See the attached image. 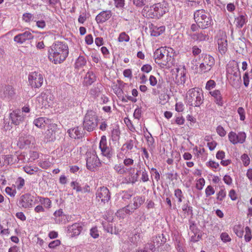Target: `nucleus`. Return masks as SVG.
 <instances>
[{"mask_svg":"<svg viewBox=\"0 0 252 252\" xmlns=\"http://www.w3.org/2000/svg\"><path fill=\"white\" fill-rule=\"evenodd\" d=\"M246 234L245 235V239L246 242H249L252 239L251 231L250 228L247 226L245 228Z\"/></svg>","mask_w":252,"mask_h":252,"instance_id":"603ef678","label":"nucleus"},{"mask_svg":"<svg viewBox=\"0 0 252 252\" xmlns=\"http://www.w3.org/2000/svg\"><path fill=\"white\" fill-rule=\"evenodd\" d=\"M205 185V180L203 178L199 179L196 184V188L198 190H201Z\"/></svg>","mask_w":252,"mask_h":252,"instance_id":"864d4df0","label":"nucleus"},{"mask_svg":"<svg viewBox=\"0 0 252 252\" xmlns=\"http://www.w3.org/2000/svg\"><path fill=\"white\" fill-rule=\"evenodd\" d=\"M101 85L97 84L96 86L91 89L90 94L94 97L98 96L101 92Z\"/></svg>","mask_w":252,"mask_h":252,"instance_id":"72a5a7b5","label":"nucleus"},{"mask_svg":"<svg viewBox=\"0 0 252 252\" xmlns=\"http://www.w3.org/2000/svg\"><path fill=\"white\" fill-rule=\"evenodd\" d=\"M5 89V93L8 96L11 97L15 94L13 88L11 86H7Z\"/></svg>","mask_w":252,"mask_h":252,"instance_id":"13d9d810","label":"nucleus"},{"mask_svg":"<svg viewBox=\"0 0 252 252\" xmlns=\"http://www.w3.org/2000/svg\"><path fill=\"white\" fill-rule=\"evenodd\" d=\"M158 65L161 68H166L169 67V61L171 60V56H169V52L166 50V47H161L158 48Z\"/></svg>","mask_w":252,"mask_h":252,"instance_id":"9d476101","label":"nucleus"},{"mask_svg":"<svg viewBox=\"0 0 252 252\" xmlns=\"http://www.w3.org/2000/svg\"><path fill=\"white\" fill-rule=\"evenodd\" d=\"M23 20L26 23H30L33 19V16L30 13H25L23 15Z\"/></svg>","mask_w":252,"mask_h":252,"instance_id":"e433bc0d","label":"nucleus"},{"mask_svg":"<svg viewBox=\"0 0 252 252\" xmlns=\"http://www.w3.org/2000/svg\"><path fill=\"white\" fill-rule=\"evenodd\" d=\"M99 148L101 154L108 158H110L113 155V150L111 147L108 145L106 137L105 135L101 136L99 142Z\"/></svg>","mask_w":252,"mask_h":252,"instance_id":"ddd939ff","label":"nucleus"},{"mask_svg":"<svg viewBox=\"0 0 252 252\" xmlns=\"http://www.w3.org/2000/svg\"><path fill=\"white\" fill-rule=\"evenodd\" d=\"M9 118L12 122V124L15 126H19L24 122L25 115L23 114V112L21 111V110L18 109L11 112L9 114Z\"/></svg>","mask_w":252,"mask_h":252,"instance_id":"4468645a","label":"nucleus"},{"mask_svg":"<svg viewBox=\"0 0 252 252\" xmlns=\"http://www.w3.org/2000/svg\"><path fill=\"white\" fill-rule=\"evenodd\" d=\"M134 163V160L130 158H126L124 160V164L125 166L128 167L132 165Z\"/></svg>","mask_w":252,"mask_h":252,"instance_id":"338daca9","label":"nucleus"},{"mask_svg":"<svg viewBox=\"0 0 252 252\" xmlns=\"http://www.w3.org/2000/svg\"><path fill=\"white\" fill-rule=\"evenodd\" d=\"M172 78L178 85H184L186 80V69L185 66L175 67L171 70Z\"/></svg>","mask_w":252,"mask_h":252,"instance_id":"423d86ee","label":"nucleus"},{"mask_svg":"<svg viewBox=\"0 0 252 252\" xmlns=\"http://www.w3.org/2000/svg\"><path fill=\"white\" fill-rule=\"evenodd\" d=\"M82 223L81 222L74 223L67 227V232L71 237L78 236L82 230Z\"/></svg>","mask_w":252,"mask_h":252,"instance_id":"f3484780","label":"nucleus"},{"mask_svg":"<svg viewBox=\"0 0 252 252\" xmlns=\"http://www.w3.org/2000/svg\"><path fill=\"white\" fill-rule=\"evenodd\" d=\"M184 104L182 102H178L176 104L175 110L178 112H183L184 110Z\"/></svg>","mask_w":252,"mask_h":252,"instance_id":"774afa93","label":"nucleus"},{"mask_svg":"<svg viewBox=\"0 0 252 252\" xmlns=\"http://www.w3.org/2000/svg\"><path fill=\"white\" fill-rule=\"evenodd\" d=\"M112 16L111 10H104L100 12L95 17V20L98 24L103 23L110 18Z\"/></svg>","mask_w":252,"mask_h":252,"instance_id":"412c9836","label":"nucleus"},{"mask_svg":"<svg viewBox=\"0 0 252 252\" xmlns=\"http://www.w3.org/2000/svg\"><path fill=\"white\" fill-rule=\"evenodd\" d=\"M120 135V130L119 128L116 126L111 131V139L113 141H116L119 140Z\"/></svg>","mask_w":252,"mask_h":252,"instance_id":"c85d7f7f","label":"nucleus"},{"mask_svg":"<svg viewBox=\"0 0 252 252\" xmlns=\"http://www.w3.org/2000/svg\"><path fill=\"white\" fill-rule=\"evenodd\" d=\"M34 203V196L26 193L20 197L17 205L20 208L27 209L32 207Z\"/></svg>","mask_w":252,"mask_h":252,"instance_id":"f8f14e48","label":"nucleus"},{"mask_svg":"<svg viewBox=\"0 0 252 252\" xmlns=\"http://www.w3.org/2000/svg\"><path fill=\"white\" fill-rule=\"evenodd\" d=\"M3 158L4 159V161L2 162L3 165L4 164H13L14 163L13 158V157L11 155H7L3 156Z\"/></svg>","mask_w":252,"mask_h":252,"instance_id":"f704fd0d","label":"nucleus"},{"mask_svg":"<svg viewBox=\"0 0 252 252\" xmlns=\"http://www.w3.org/2000/svg\"><path fill=\"white\" fill-rule=\"evenodd\" d=\"M67 133L70 137L73 139H80L84 136V132L79 126L69 129Z\"/></svg>","mask_w":252,"mask_h":252,"instance_id":"aec40b11","label":"nucleus"},{"mask_svg":"<svg viewBox=\"0 0 252 252\" xmlns=\"http://www.w3.org/2000/svg\"><path fill=\"white\" fill-rule=\"evenodd\" d=\"M127 214H127V210L126 208V206L121 209H119L116 213V215L118 217L122 218H124L125 216Z\"/></svg>","mask_w":252,"mask_h":252,"instance_id":"a19ab883","label":"nucleus"},{"mask_svg":"<svg viewBox=\"0 0 252 252\" xmlns=\"http://www.w3.org/2000/svg\"><path fill=\"white\" fill-rule=\"evenodd\" d=\"M32 137L31 136L21 137L19 138L18 145L21 148H27L31 144Z\"/></svg>","mask_w":252,"mask_h":252,"instance_id":"5701e85b","label":"nucleus"},{"mask_svg":"<svg viewBox=\"0 0 252 252\" xmlns=\"http://www.w3.org/2000/svg\"><path fill=\"white\" fill-rule=\"evenodd\" d=\"M48 58L55 64L60 63L65 60L68 55L67 45L63 42L56 41L48 50Z\"/></svg>","mask_w":252,"mask_h":252,"instance_id":"f257e3e1","label":"nucleus"},{"mask_svg":"<svg viewBox=\"0 0 252 252\" xmlns=\"http://www.w3.org/2000/svg\"><path fill=\"white\" fill-rule=\"evenodd\" d=\"M86 62L85 57L82 56H80L76 60L75 67L76 68H81L86 65Z\"/></svg>","mask_w":252,"mask_h":252,"instance_id":"cd10ccee","label":"nucleus"},{"mask_svg":"<svg viewBox=\"0 0 252 252\" xmlns=\"http://www.w3.org/2000/svg\"><path fill=\"white\" fill-rule=\"evenodd\" d=\"M129 39V36L126 32H123L120 34L118 40L119 42H128Z\"/></svg>","mask_w":252,"mask_h":252,"instance_id":"4c0bfd02","label":"nucleus"},{"mask_svg":"<svg viewBox=\"0 0 252 252\" xmlns=\"http://www.w3.org/2000/svg\"><path fill=\"white\" fill-rule=\"evenodd\" d=\"M90 235L94 238H97L99 236L98 231L96 227H94L90 230Z\"/></svg>","mask_w":252,"mask_h":252,"instance_id":"6e6d98bb","label":"nucleus"},{"mask_svg":"<svg viewBox=\"0 0 252 252\" xmlns=\"http://www.w3.org/2000/svg\"><path fill=\"white\" fill-rule=\"evenodd\" d=\"M209 94L214 98L215 102L219 106L223 105V100L222 95L220 91L215 90L213 91H210Z\"/></svg>","mask_w":252,"mask_h":252,"instance_id":"4be33fe9","label":"nucleus"},{"mask_svg":"<svg viewBox=\"0 0 252 252\" xmlns=\"http://www.w3.org/2000/svg\"><path fill=\"white\" fill-rule=\"evenodd\" d=\"M216 131L217 133L221 137H224L226 134L225 130L221 126H219L217 127Z\"/></svg>","mask_w":252,"mask_h":252,"instance_id":"5fc2aeb1","label":"nucleus"},{"mask_svg":"<svg viewBox=\"0 0 252 252\" xmlns=\"http://www.w3.org/2000/svg\"><path fill=\"white\" fill-rule=\"evenodd\" d=\"M49 120L45 117H39L34 120L33 124L37 127L42 128L45 127L48 123Z\"/></svg>","mask_w":252,"mask_h":252,"instance_id":"393cba45","label":"nucleus"},{"mask_svg":"<svg viewBox=\"0 0 252 252\" xmlns=\"http://www.w3.org/2000/svg\"><path fill=\"white\" fill-rule=\"evenodd\" d=\"M246 16L241 15H239L235 19L234 23L237 28L240 29L242 28L246 22Z\"/></svg>","mask_w":252,"mask_h":252,"instance_id":"bb28decb","label":"nucleus"},{"mask_svg":"<svg viewBox=\"0 0 252 252\" xmlns=\"http://www.w3.org/2000/svg\"><path fill=\"white\" fill-rule=\"evenodd\" d=\"M116 7L122 9L125 5V0H114Z\"/></svg>","mask_w":252,"mask_h":252,"instance_id":"de8ad7c7","label":"nucleus"},{"mask_svg":"<svg viewBox=\"0 0 252 252\" xmlns=\"http://www.w3.org/2000/svg\"><path fill=\"white\" fill-rule=\"evenodd\" d=\"M225 33L220 32L218 38V50L221 54H224L227 50V40Z\"/></svg>","mask_w":252,"mask_h":252,"instance_id":"dca6fc26","label":"nucleus"},{"mask_svg":"<svg viewBox=\"0 0 252 252\" xmlns=\"http://www.w3.org/2000/svg\"><path fill=\"white\" fill-rule=\"evenodd\" d=\"M36 101L38 103L39 107L41 108H47L53 105L54 101V95L48 90L42 92L36 97Z\"/></svg>","mask_w":252,"mask_h":252,"instance_id":"39448f33","label":"nucleus"},{"mask_svg":"<svg viewBox=\"0 0 252 252\" xmlns=\"http://www.w3.org/2000/svg\"><path fill=\"white\" fill-rule=\"evenodd\" d=\"M228 139L230 142L233 144L238 143H243L246 140V134L244 132H240L238 134L231 131L228 134Z\"/></svg>","mask_w":252,"mask_h":252,"instance_id":"2eb2a0df","label":"nucleus"},{"mask_svg":"<svg viewBox=\"0 0 252 252\" xmlns=\"http://www.w3.org/2000/svg\"><path fill=\"white\" fill-rule=\"evenodd\" d=\"M220 237L221 240L224 242H227L231 241V238L227 233H222Z\"/></svg>","mask_w":252,"mask_h":252,"instance_id":"052dcab7","label":"nucleus"},{"mask_svg":"<svg viewBox=\"0 0 252 252\" xmlns=\"http://www.w3.org/2000/svg\"><path fill=\"white\" fill-rule=\"evenodd\" d=\"M135 140L134 139H130L127 140L126 142L124 144L123 146H126L128 150H131L133 149Z\"/></svg>","mask_w":252,"mask_h":252,"instance_id":"79ce46f5","label":"nucleus"},{"mask_svg":"<svg viewBox=\"0 0 252 252\" xmlns=\"http://www.w3.org/2000/svg\"><path fill=\"white\" fill-rule=\"evenodd\" d=\"M216 82L213 80H210L207 82L205 88L207 90H211L216 86Z\"/></svg>","mask_w":252,"mask_h":252,"instance_id":"49530a36","label":"nucleus"},{"mask_svg":"<svg viewBox=\"0 0 252 252\" xmlns=\"http://www.w3.org/2000/svg\"><path fill=\"white\" fill-rule=\"evenodd\" d=\"M95 198L97 201H100L103 205L108 203L111 199V193L106 187H101L97 189L95 192Z\"/></svg>","mask_w":252,"mask_h":252,"instance_id":"1a4fd4ad","label":"nucleus"},{"mask_svg":"<svg viewBox=\"0 0 252 252\" xmlns=\"http://www.w3.org/2000/svg\"><path fill=\"white\" fill-rule=\"evenodd\" d=\"M241 159L245 166H247L249 165L250 163V159L248 155L246 154H243L241 157Z\"/></svg>","mask_w":252,"mask_h":252,"instance_id":"ea45409f","label":"nucleus"},{"mask_svg":"<svg viewBox=\"0 0 252 252\" xmlns=\"http://www.w3.org/2000/svg\"><path fill=\"white\" fill-rule=\"evenodd\" d=\"M57 126L55 124H51L49 128L45 133V138L47 141H53L56 138Z\"/></svg>","mask_w":252,"mask_h":252,"instance_id":"6ab92c4d","label":"nucleus"},{"mask_svg":"<svg viewBox=\"0 0 252 252\" xmlns=\"http://www.w3.org/2000/svg\"><path fill=\"white\" fill-rule=\"evenodd\" d=\"M39 201L44 208L49 209L51 207L52 202L50 199L47 197H40L39 198Z\"/></svg>","mask_w":252,"mask_h":252,"instance_id":"c756f323","label":"nucleus"},{"mask_svg":"<svg viewBox=\"0 0 252 252\" xmlns=\"http://www.w3.org/2000/svg\"><path fill=\"white\" fill-rule=\"evenodd\" d=\"M24 171L30 175H32L34 172H36L38 170V168L36 167H32L26 166L24 167Z\"/></svg>","mask_w":252,"mask_h":252,"instance_id":"c9c22d12","label":"nucleus"},{"mask_svg":"<svg viewBox=\"0 0 252 252\" xmlns=\"http://www.w3.org/2000/svg\"><path fill=\"white\" fill-rule=\"evenodd\" d=\"M30 85L32 88H40L43 82V77L42 75L38 72H31L28 77Z\"/></svg>","mask_w":252,"mask_h":252,"instance_id":"9b49d317","label":"nucleus"},{"mask_svg":"<svg viewBox=\"0 0 252 252\" xmlns=\"http://www.w3.org/2000/svg\"><path fill=\"white\" fill-rule=\"evenodd\" d=\"M192 39L195 41H202L208 39V36L205 34L204 32L193 33L190 35Z\"/></svg>","mask_w":252,"mask_h":252,"instance_id":"a878e982","label":"nucleus"},{"mask_svg":"<svg viewBox=\"0 0 252 252\" xmlns=\"http://www.w3.org/2000/svg\"><path fill=\"white\" fill-rule=\"evenodd\" d=\"M227 79L229 80L230 83L233 87H237L239 86L241 81V76H228L227 77Z\"/></svg>","mask_w":252,"mask_h":252,"instance_id":"7c9ffc66","label":"nucleus"},{"mask_svg":"<svg viewBox=\"0 0 252 252\" xmlns=\"http://www.w3.org/2000/svg\"><path fill=\"white\" fill-rule=\"evenodd\" d=\"M71 187L73 189L76 190L77 192H80L82 191V189L79 185V184L75 181H73L70 183Z\"/></svg>","mask_w":252,"mask_h":252,"instance_id":"c03bdc74","label":"nucleus"},{"mask_svg":"<svg viewBox=\"0 0 252 252\" xmlns=\"http://www.w3.org/2000/svg\"><path fill=\"white\" fill-rule=\"evenodd\" d=\"M5 192L11 197H14L16 193L15 189H12L11 188L8 187L5 188Z\"/></svg>","mask_w":252,"mask_h":252,"instance_id":"bf43d9fd","label":"nucleus"},{"mask_svg":"<svg viewBox=\"0 0 252 252\" xmlns=\"http://www.w3.org/2000/svg\"><path fill=\"white\" fill-rule=\"evenodd\" d=\"M144 202V200L140 196H136L133 199V203L134 209L138 208Z\"/></svg>","mask_w":252,"mask_h":252,"instance_id":"2f4dec72","label":"nucleus"},{"mask_svg":"<svg viewBox=\"0 0 252 252\" xmlns=\"http://www.w3.org/2000/svg\"><path fill=\"white\" fill-rule=\"evenodd\" d=\"M101 164L100 159L95 152L87 154L86 167L88 170L94 171L101 165Z\"/></svg>","mask_w":252,"mask_h":252,"instance_id":"6e6552de","label":"nucleus"},{"mask_svg":"<svg viewBox=\"0 0 252 252\" xmlns=\"http://www.w3.org/2000/svg\"><path fill=\"white\" fill-rule=\"evenodd\" d=\"M187 100L190 106L199 107L203 103L204 100L202 90L199 88L189 89L187 94Z\"/></svg>","mask_w":252,"mask_h":252,"instance_id":"f03ea898","label":"nucleus"},{"mask_svg":"<svg viewBox=\"0 0 252 252\" xmlns=\"http://www.w3.org/2000/svg\"><path fill=\"white\" fill-rule=\"evenodd\" d=\"M122 196L123 200H126L129 199L131 197L132 194L128 191H123L122 192Z\"/></svg>","mask_w":252,"mask_h":252,"instance_id":"69168bd1","label":"nucleus"},{"mask_svg":"<svg viewBox=\"0 0 252 252\" xmlns=\"http://www.w3.org/2000/svg\"><path fill=\"white\" fill-rule=\"evenodd\" d=\"M61 241L59 240H55L52 242H51L49 244V247L51 249H54L57 246H58L60 245Z\"/></svg>","mask_w":252,"mask_h":252,"instance_id":"680f3d73","label":"nucleus"},{"mask_svg":"<svg viewBox=\"0 0 252 252\" xmlns=\"http://www.w3.org/2000/svg\"><path fill=\"white\" fill-rule=\"evenodd\" d=\"M96 77L95 74L92 71H89L85 78L84 82L86 85H91L96 81Z\"/></svg>","mask_w":252,"mask_h":252,"instance_id":"b1692460","label":"nucleus"},{"mask_svg":"<svg viewBox=\"0 0 252 252\" xmlns=\"http://www.w3.org/2000/svg\"><path fill=\"white\" fill-rule=\"evenodd\" d=\"M63 214V212L62 209H59L54 212V216L55 217V220L56 223L60 222V220L58 218L62 216Z\"/></svg>","mask_w":252,"mask_h":252,"instance_id":"a18cd8bd","label":"nucleus"},{"mask_svg":"<svg viewBox=\"0 0 252 252\" xmlns=\"http://www.w3.org/2000/svg\"><path fill=\"white\" fill-rule=\"evenodd\" d=\"M201 63L199 65V73H204L210 71L215 64L213 57L207 54L201 55Z\"/></svg>","mask_w":252,"mask_h":252,"instance_id":"0eeeda50","label":"nucleus"},{"mask_svg":"<svg viewBox=\"0 0 252 252\" xmlns=\"http://www.w3.org/2000/svg\"><path fill=\"white\" fill-rule=\"evenodd\" d=\"M144 249L147 251H150L152 252H154L156 250L155 246L152 243L147 244Z\"/></svg>","mask_w":252,"mask_h":252,"instance_id":"0e129e2a","label":"nucleus"},{"mask_svg":"<svg viewBox=\"0 0 252 252\" xmlns=\"http://www.w3.org/2000/svg\"><path fill=\"white\" fill-rule=\"evenodd\" d=\"M51 164V162L49 160H42L38 163V165L43 169H47Z\"/></svg>","mask_w":252,"mask_h":252,"instance_id":"58836bf2","label":"nucleus"},{"mask_svg":"<svg viewBox=\"0 0 252 252\" xmlns=\"http://www.w3.org/2000/svg\"><path fill=\"white\" fill-rule=\"evenodd\" d=\"M226 196V192L224 189H221L217 193V199L220 201H222Z\"/></svg>","mask_w":252,"mask_h":252,"instance_id":"3c124183","label":"nucleus"},{"mask_svg":"<svg viewBox=\"0 0 252 252\" xmlns=\"http://www.w3.org/2000/svg\"><path fill=\"white\" fill-rule=\"evenodd\" d=\"M194 19L199 28L205 29L213 23L212 19L209 13L204 9L196 10L194 13Z\"/></svg>","mask_w":252,"mask_h":252,"instance_id":"7ed1b4c3","label":"nucleus"},{"mask_svg":"<svg viewBox=\"0 0 252 252\" xmlns=\"http://www.w3.org/2000/svg\"><path fill=\"white\" fill-rule=\"evenodd\" d=\"M215 192V190L211 186H208L205 189V193L207 197L214 194Z\"/></svg>","mask_w":252,"mask_h":252,"instance_id":"8fccbe9b","label":"nucleus"},{"mask_svg":"<svg viewBox=\"0 0 252 252\" xmlns=\"http://www.w3.org/2000/svg\"><path fill=\"white\" fill-rule=\"evenodd\" d=\"M175 195L178 198V201L179 203H181L182 201V192L181 189H177L175 191Z\"/></svg>","mask_w":252,"mask_h":252,"instance_id":"e2e57ef3","label":"nucleus"},{"mask_svg":"<svg viewBox=\"0 0 252 252\" xmlns=\"http://www.w3.org/2000/svg\"><path fill=\"white\" fill-rule=\"evenodd\" d=\"M237 112L240 116V119L241 121L245 119V111L243 107H240L238 108Z\"/></svg>","mask_w":252,"mask_h":252,"instance_id":"4d7b16f0","label":"nucleus"},{"mask_svg":"<svg viewBox=\"0 0 252 252\" xmlns=\"http://www.w3.org/2000/svg\"><path fill=\"white\" fill-rule=\"evenodd\" d=\"M98 121V116L96 112L93 110H88L84 118V129L89 132L93 131L97 127Z\"/></svg>","mask_w":252,"mask_h":252,"instance_id":"20e7f679","label":"nucleus"},{"mask_svg":"<svg viewBox=\"0 0 252 252\" xmlns=\"http://www.w3.org/2000/svg\"><path fill=\"white\" fill-rule=\"evenodd\" d=\"M16 184L18 189H21L25 185V180L22 177H19L16 180Z\"/></svg>","mask_w":252,"mask_h":252,"instance_id":"37998d69","label":"nucleus"},{"mask_svg":"<svg viewBox=\"0 0 252 252\" xmlns=\"http://www.w3.org/2000/svg\"><path fill=\"white\" fill-rule=\"evenodd\" d=\"M175 123L178 125H183L185 123V119L182 116L178 115L175 117Z\"/></svg>","mask_w":252,"mask_h":252,"instance_id":"09e8293b","label":"nucleus"},{"mask_svg":"<svg viewBox=\"0 0 252 252\" xmlns=\"http://www.w3.org/2000/svg\"><path fill=\"white\" fill-rule=\"evenodd\" d=\"M115 170L120 174H124L127 171V169L121 164H116L114 166Z\"/></svg>","mask_w":252,"mask_h":252,"instance_id":"473e14b6","label":"nucleus"},{"mask_svg":"<svg viewBox=\"0 0 252 252\" xmlns=\"http://www.w3.org/2000/svg\"><path fill=\"white\" fill-rule=\"evenodd\" d=\"M34 36L30 31L18 34L14 36V41L18 43L22 44L27 40L32 39Z\"/></svg>","mask_w":252,"mask_h":252,"instance_id":"a211bd4d","label":"nucleus"}]
</instances>
